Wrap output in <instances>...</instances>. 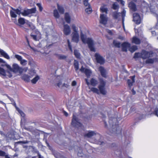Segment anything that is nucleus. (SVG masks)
Instances as JSON below:
<instances>
[{
  "mask_svg": "<svg viewBox=\"0 0 158 158\" xmlns=\"http://www.w3.org/2000/svg\"><path fill=\"white\" fill-rule=\"evenodd\" d=\"M109 122L110 125L112 127V131L114 132L117 133L119 129L117 119L116 118L111 117L109 119Z\"/></svg>",
  "mask_w": 158,
  "mask_h": 158,
  "instance_id": "nucleus-2",
  "label": "nucleus"
},
{
  "mask_svg": "<svg viewBox=\"0 0 158 158\" xmlns=\"http://www.w3.org/2000/svg\"><path fill=\"white\" fill-rule=\"evenodd\" d=\"M54 15L56 18H58L60 17L58 11L56 10H54Z\"/></svg>",
  "mask_w": 158,
  "mask_h": 158,
  "instance_id": "nucleus-41",
  "label": "nucleus"
},
{
  "mask_svg": "<svg viewBox=\"0 0 158 158\" xmlns=\"http://www.w3.org/2000/svg\"><path fill=\"white\" fill-rule=\"evenodd\" d=\"M58 58L60 60H64L67 58V56L64 55L56 54Z\"/></svg>",
  "mask_w": 158,
  "mask_h": 158,
  "instance_id": "nucleus-37",
  "label": "nucleus"
},
{
  "mask_svg": "<svg viewBox=\"0 0 158 158\" xmlns=\"http://www.w3.org/2000/svg\"><path fill=\"white\" fill-rule=\"evenodd\" d=\"M72 125L74 127H79L82 126V124L80 122V120L74 114L73 116Z\"/></svg>",
  "mask_w": 158,
  "mask_h": 158,
  "instance_id": "nucleus-5",
  "label": "nucleus"
},
{
  "mask_svg": "<svg viewBox=\"0 0 158 158\" xmlns=\"http://www.w3.org/2000/svg\"><path fill=\"white\" fill-rule=\"evenodd\" d=\"M81 38L83 43H86L88 44L89 48L91 51L94 52L95 51V50L94 46L93 41L91 39L88 38L86 39V35L83 34L82 31L81 32Z\"/></svg>",
  "mask_w": 158,
  "mask_h": 158,
  "instance_id": "nucleus-1",
  "label": "nucleus"
},
{
  "mask_svg": "<svg viewBox=\"0 0 158 158\" xmlns=\"http://www.w3.org/2000/svg\"><path fill=\"white\" fill-rule=\"evenodd\" d=\"M10 101L11 102V103L10 104H11L12 105H13L15 108L16 110L18 111L19 113L20 114L21 116L22 117H24L25 116V114L21 110H20L18 107H17L16 106V103L15 102L14 100L13 99L10 98Z\"/></svg>",
  "mask_w": 158,
  "mask_h": 158,
  "instance_id": "nucleus-11",
  "label": "nucleus"
},
{
  "mask_svg": "<svg viewBox=\"0 0 158 158\" xmlns=\"http://www.w3.org/2000/svg\"><path fill=\"white\" fill-rule=\"evenodd\" d=\"M0 54L1 56H3L7 59H9L10 58L9 56L2 49H0Z\"/></svg>",
  "mask_w": 158,
  "mask_h": 158,
  "instance_id": "nucleus-20",
  "label": "nucleus"
},
{
  "mask_svg": "<svg viewBox=\"0 0 158 158\" xmlns=\"http://www.w3.org/2000/svg\"><path fill=\"white\" fill-rule=\"evenodd\" d=\"M72 28L74 31L73 33H78L77 30L76 28V27L75 24H73L72 25Z\"/></svg>",
  "mask_w": 158,
  "mask_h": 158,
  "instance_id": "nucleus-48",
  "label": "nucleus"
},
{
  "mask_svg": "<svg viewBox=\"0 0 158 158\" xmlns=\"http://www.w3.org/2000/svg\"><path fill=\"white\" fill-rule=\"evenodd\" d=\"M133 21L136 24H139L141 22V19L139 15L137 13L133 14Z\"/></svg>",
  "mask_w": 158,
  "mask_h": 158,
  "instance_id": "nucleus-9",
  "label": "nucleus"
},
{
  "mask_svg": "<svg viewBox=\"0 0 158 158\" xmlns=\"http://www.w3.org/2000/svg\"><path fill=\"white\" fill-rule=\"evenodd\" d=\"M0 66L4 67L6 66L9 69H10V65H7L6 63L2 59L0 58Z\"/></svg>",
  "mask_w": 158,
  "mask_h": 158,
  "instance_id": "nucleus-22",
  "label": "nucleus"
},
{
  "mask_svg": "<svg viewBox=\"0 0 158 158\" xmlns=\"http://www.w3.org/2000/svg\"><path fill=\"white\" fill-rule=\"evenodd\" d=\"M27 25H28L29 27L32 30L35 29V26L30 23L28 22L27 23Z\"/></svg>",
  "mask_w": 158,
  "mask_h": 158,
  "instance_id": "nucleus-43",
  "label": "nucleus"
},
{
  "mask_svg": "<svg viewBox=\"0 0 158 158\" xmlns=\"http://www.w3.org/2000/svg\"><path fill=\"white\" fill-rule=\"evenodd\" d=\"M64 29L63 32L64 34L66 35H69L71 33V29L69 26L67 24L64 25Z\"/></svg>",
  "mask_w": 158,
  "mask_h": 158,
  "instance_id": "nucleus-10",
  "label": "nucleus"
},
{
  "mask_svg": "<svg viewBox=\"0 0 158 158\" xmlns=\"http://www.w3.org/2000/svg\"><path fill=\"white\" fill-rule=\"evenodd\" d=\"M6 153L5 152L0 150V156H5L6 158H10L9 157H7V156H5Z\"/></svg>",
  "mask_w": 158,
  "mask_h": 158,
  "instance_id": "nucleus-42",
  "label": "nucleus"
},
{
  "mask_svg": "<svg viewBox=\"0 0 158 158\" xmlns=\"http://www.w3.org/2000/svg\"><path fill=\"white\" fill-rule=\"evenodd\" d=\"M23 128L25 129L30 131H31L32 130V127L31 126H30L28 127H24Z\"/></svg>",
  "mask_w": 158,
  "mask_h": 158,
  "instance_id": "nucleus-50",
  "label": "nucleus"
},
{
  "mask_svg": "<svg viewBox=\"0 0 158 158\" xmlns=\"http://www.w3.org/2000/svg\"><path fill=\"white\" fill-rule=\"evenodd\" d=\"M39 79V77L37 76L31 80V82L32 83L35 84Z\"/></svg>",
  "mask_w": 158,
  "mask_h": 158,
  "instance_id": "nucleus-38",
  "label": "nucleus"
},
{
  "mask_svg": "<svg viewBox=\"0 0 158 158\" xmlns=\"http://www.w3.org/2000/svg\"><path fill=\"white\" fill-rule=\"evenodd\" d=\"M36 5L39 7V10L40 11H41L43 10V8L41 4L40 3H38L36 4Z\"/></svg>",
  "mask_w": 158,
  "mask_h": 158,
  "instance_id": "nucleus-51",
  "label": "nucleus"
},
{
  "mask_svg": "<svg viewBox=\"0 0 158 158\" xmlns=\"http://www.w3.org/2000/svg\"><path fill=\"white\" fill-rule=\"evenodd\" d=\"M30 78H31L30 76L27 74H24L21 77V79L26 82H30Z\"/></svg>",
  "mask_w": 158,
  "mask_h": 158,
  "instance_id": "nucleus-18",
  "label": "nucleus"
},
{
  "mask_svg": "<svg viewBox=\"0 0 158 158\" xmlns=\"http://www.w3.org/2000/svg\"><path fill=\"white\" fill-rule=\"evenodd\" d=\"M84 5L85 6H88L89 7L90 6V4L88 2V0H83Z\"/></svg>",
  "mask_w": 158,
  "mask_h": 158,
  "instance_id": "nucleus-44",
  "label": "nucleus"
},
{
  "mask_svg": "<svg viewBox=\"0 0 158 158\" xmlns=\"http://www.w3.org/2000/svg\"><path fill=\"white\" fill-rule=\"evenodd\" d=\"M135 109L134 107H131L130 109V111L131 112H134L135 111Z\"/></svg>",
  "mask_w": 158,
  "mask_h": 158,
  "instance_id": "nucleus-59",
  "label": "nucleus"
},
{
  "mask_svg": "<svg viewBox=\"0 0 158 158\" xmlns=\"http://www.w3.org/2000/svg\"><path fill=\"white\" fill-rule=\"evenodd\" d=\"M91 9L90 8V6L89 7L86 8L85 10V11L88 14H89L91 12Z\"/></svg>",
  "mask_w": 158,
  "mask_h": 158,
  "instance_id": "nucleus-53",
  "label": "nucleus"
},
{
  "mask_svg": "<svg viewBox=\"0 0 158 158\" xmlns=\"http://www.w3.org/2000/svg\"><path fill=\"white\" fill-rule=\"evenodd\" d=\"M26 71L27 69L20 67L17 64H13L12 68L10 67V71H12L16 73H19L20 74H21L23 71L26 72Z\"/></svg>",
  "mask_w": 158,
  "mask_h": 158,
  "instance_id": "nucleus-4",
  "label": "nucleus"
},
{
  "mask_svg": "<svg viewBox=\"0 0 158 158\" xmlns=\"http://www.w3.org/2000/svg\"><path fill=\"white\" fill-rule=\"evenodd\" d=\"M154 60V58L148 59L146 60V63L147 64H153Z\"/></svg>",
  "mask_w": 158,
  "mask_h": 158,
  "instance_id": "nucleus-39",
  "label": "nucleus"
},
{
  "mask_svg": "<svg viewBox=\"0 0 158 158\" xmlns=\"http://www.w3.org/2000/svg\"><path fill=\"white\" fill-rule=\"evenodd\" d=\"M135 75L131 77V81H133V82H135Z\"/></svg>",
  "mask_w": 158,
  "mask_h": 158,
  "instance_id": "nucleus-63",
  "label": "nucleus"
},
{
  "mask_svg": "<svg viewBox=\"0 0 158 158\" xmlns=\"http://www.w3.org/2000/svg\"><path fill=\"white\" fill-rule=\"evenodd\" d=\"M113 43L114 46L116 48H119L120 47L121 43L117 42V41L114 40Z\"/></svg>",
  "mask_w": 158,
  "mask_h": 158,
  "instance_id": "nucleus-31",
  "label": "nucleus"
},
{
  "mask_svg": "<svg viewBox=\"0 0 158 158\" xmlns=\"http://www.w3.org/2000/svg\"><path fill=\"white\" fill-rule=\"evenodd\" d=\"M57 9L60 13L63 14L64 13V9L63 7L62 6H59L58 5L57 6Z\"/></svg>",
  "mask_w": 158,
  "mask_h": 158,
  "instance_id": "nucleus-32",
  "label": "nucleus"
},
{
  "mask_svg": "<svg viewBox=\"0 0 158 158\" xmlns=\"http://www.w3.org/2000/svg\"><path fill=\"white\" fill-rule=\"evenodd\" d=\"M96 60L97 63L101 64H103L105 63V60L102 56H101L99 54L96 53L95 55Z\"/></svg>",
  "mask_w": 158,
  "mask_h": 158,
  "instance_id": "nucleus-6",
  "label": "nucleus"
},
{
  "mask_svg": "<svg viewBox=\"0 0 158 158\" xmlns=\"http://www.w3.org/2000/svg\"><path fill=\"white\" fill-rule=\"evenodd\" d=\"M64 19L66 22L68 23H70V17L68 13H66L65 14Z\"/></svg>",
  "mask_w": 158,
  "mask_h": 158,
  "instance_id": "nucleus-23",
  "label": "nucleus"
},
{
  "mask_svg": "<svg viewBox=\"0 0 158 158\" xmlns=\"http://www.w3.org/2000/svg\"><path fill=\"white\" fill-rule=\"evenodd\" d=\"M121 46L122 51L127 52V48H130L131 44L128 43L124 42L122 44Z\"/></svg>",
  "mask_w": 158,
  "mask_h": 158,
  "instance_id": "nucleus-14",
  "label": "nucleus"
},
{
  "mask_svg": "<svg viewBox=\"0 0 158 158\" xmlns=\"http://www.w3.org/2000/svg\"><path fill=\"white\" fill-rule=\"evenodd\" d=\"M100 84L98 86V88L99 89V90L100 91V93L103 95H106L107 93V92L106 90L105 87L106 82L104 81L103 79L102 78L100 79Z\"/></svg>",
  "mask_w": 158,
  "mask_h": 158,
  "instance_id": "nucleus-3",
  "label": "nucleus"
},
{
  "mask_svg": "<svg viewBox=\"0 0 158 158\" xmlns=\"http://www.w3.org/2000/svg\"><path fill=\"white\" fill-rule=\"evenodd\" d=\"M36 9L35 8H33L30 9L24 10L21 13V14L23 16H27L30 14L34 13L35 12Z\"/></svg>",
  "mask_w": 158,
  "mask_h": 158,
  "instance_id": "nucleus-8",
  "label": "nucleus"
},
{
  "mask_svg": "<svg viewBox=\"0 0 158 158\" xmlns=\"http://www.w3.org/2000/svg\"><path fill=\"white\" fill-rule=\"evenodd\" d=\"M52 153L56 158H60L61 156L59 153L56 151H53Z\"/></svg>",
  "mask_w": 158,
  "mask_h": 158,
  "instance_id": "nucleus-29",
  "label": "nucleus"
},
{
  "mask_svg": "<svg viewBox=\"0 0 158 158\" xmlns=\"http://www.w3.org/2000/svg\"><path fill=\"white\" fill-rule=\"evenodd\" d=\"M85 69L84 68L83 66H82V67L80 69V71H81L82 72H84L85 71Z\"/></svg>",
  "mask_w": 158,
  "mask_h": 158,
  "instance_id": "nucleus-61",
  "label": "nucleus"
},
{
  "mask_svg": "<svg viewBox=\"0 0 158 158\" xmlns=\"http://www.w3.org/2000/svg\"><path fill=\"white\" fill-rule=\"evenodd\" d=\"M31 148L33 149V151L35 153H37L38 152L36 148L34 146H31Z\"/></svg>",
  "mask_w": 158,
  "mask_h": 158,
  "instance_id": "nucleus-55",
  "label": "nucleus"
},
{
  "mask_svg": "<svg viewBox=\"0 0 158 158\" xmlns=\"http://www.w3.org/2000/svg\"><path fill=\"white\" fill-rule=\"evenodd\" d=\"M119 8V6L116 4L115 3H114L112 5V8L114 10H117Z\"/></svg>",
  "mask_w": 158,
  "mask_h": 158,
  "instance_id": "nucleus-46",
  "label": "nucleus"
},
{
  "mask_svg": "<svg viewBox=\"0 0 158 158\" xmlns=\"http://www.w3.org/2000/svg\"><path fill=\"white\" fill-rule=\"evenodd\" d=\"M153 114H155L158 117V109H155L153 112Z\"/></svg>",
  "mask_w": 158,
  "mask_h": 158,
  "instance_id": "nucleus-56",
  "label": "nucleus"
},
{
  "mask_svg": "<svg viewBox=\"0 0 158 158\" xmlns=\"http://www.w3.org/2000/svg\"><path fill=\"white\" fill-rule=\"evenodd\" d=\"M15 13H17L18 14L20 15V14H21V12L20 10H19L18 9H17L15 10Z\"/></svg>",
  "mask_w": 158,
  "mask_h": 158,
  "instance_id": "nucleus-58",
  "label": "nucleus"
},
{
  "mask_svg": "<svg viewBox=\"0 0 158 158\" xmlns=\"http://www.w3.org/2000/svg\"><path fill=\"white\" fill-rule=\"evenodd\" d=\"M100 23L102 24L105 25L107 23V18L106 15L104 14H101L100 16Z\"/></svg>",
  "mask_w": 158,
  "mask_h": 158,
  "instance_id": "nucleus-13",
  "label": "nucleus"
},
{
  "mask_svg": "<svg viewBox=\"0 0 158 158\" xmlns=\"http://www.w3.org/2000/svg\"><path fill=\"white\" fill-rule=\"evenodd\" d=\"M96 134L95 131H89L85 134L84 136L88 138H91L95 135Z\"/></svg>",
  "mask_w": 158,
  "mask_h": 158,
  "instance_id": "nucleus-16",
  "label": "nucleus"
},
{
  "mask_svg": "<svg viewBox=\"0 0 158 158\" xmlns=\"http://www.w3.org/2000/svg\"><path fill=\"white\" fill-rule=\"evenodd\" d=\"M74 55L78 59L80 58V54L78 50L77 49L74 50Z\"/></svg>",
  "mask_w": 158,
  "mask_h": 158,
  "instance_id": "nucleus-30",
  "label": "nucleus"
},
{
  "mask_svg": "<svg viewBox=\"0 0 158 158\" xmlns=\"http://www.w3.org/2000/svg\"><path fill=\"white\" fill-rule=\"evenodd\" d=\"M142 58L141 52H137L135 53L134 56L133 57L134 58Z\"/></svg>",
  "mask_w": 158,
  "mask_h": 158,
  "instance_id": "nucleus-33",
  "label": "nucleus"
},
{
  "mask_svg": "<svg viewBox=\"0 0 158 158\" xmlns=\"http://www.w3.org/2000/svg\"><path fill=\"white\" fill-rule=\"evenodd\" d=\"M31 36L33 38V39L34 40H35V41H36L37 40L36 35H32L31 33Z\"/></svg>",
  "mask_w": 158,
  "mask_h": 158,
  "instance_id": "nucleus-54",
  "label": "nucleus"
},
{
  "mask_svg": "<svg viewBox=\"0 0 158 158\" xmlns=\"http://www.w3.org/2000/svg\"><path fill=\"white\" fill-rule=\"evenodd\" d=\"M118 2H120L122 5H124L125 2L123 0H116Z\"/></svg>",
  "mask_w": 158,
  "mask_h": 158,
  "instance_id": "nucleus-57",
  "label": "nucleus"
},
{
  "mask_svg": "<svg viewBox=\"0 0 158 158\" xmlns=\"http://www.w3.org/2000/svg\"><path fill=\"white\" fill-rule=\"evenodd\" d=\"M13 20L14 23L20 26L23 25L25 23L27 24L28 22V21L26 20L24 18L21 17L18 19V22L15 19Z\"/></svg>",
  "mask_w": 158,
  "mask_h": 158,
  "instance_id": "nucleus-7",
  "label": "nucleus"
},
{
  "mask_svg": "<svg viewBox=\"0 0 158 158\" xmlns=\"http://www.w3.org/2000/svg\"><path fill=\"white\" fill-rule=\"evenodd\" d=\"M128 7H129L130 10L132 11L135 12L137 10L136 4L132 1L131 2L129 3Z\"/></svg>",
  "mask_w": 158,
  "mask_h": 158,
  "instance_id": "nucleus-15",
  "label": "nucleus"
},
{
  "mask_svg": "<svg viewBox=\"0 0 158 158\" xmlns=\"http://www.w3.org/2000/svg\"><path fill=\"white\" fill-rule=\"evenodd\" d=\"M6 73L10 74V72L9 71H6L3 68L0 67V75L5 77L6 75Z\"/></svg>",
  "mask_w": 158,
  "mask_h": 158,
  "instance_id": "nucleus-21",
  "label": "nucleus"
},
{
  "mask_svg": "<svg viewBox=\"0 0 158 158\" xmlns=\"http://www.w3.org/2000/svg\"><path fill=\"white\" fill-rule=\"evenodd\" d=\"M98 81L93 78L90 80V84L93 86H96L98 84Z\"/></svg>",
  "mask_w": 158,
  "mask_h": 158,
  "instance_id": "nucleus-26",
  "label": "nucleus"
},
{
  "mask_svg": "<svg viewBox=\"0 0 158 158\" xmlns=\"http://www.w3.org/2000/svg\"><path fill=\"white\" fill-rule=\"evenodd\" d=\"M141 54L142 58L143 59H145L149 57H152L150 55H152V53H150L149 52L143 50L141 52Z\"/></svg>",
  "mask_w": 158,
  "mask_h": 158,
  "instance_id": "nucleus-12",
  "label": "nucleus"
},
{
  "mask_svg": "<svg viewBox=\"0 0 158 158\" xmlns=\"http://www.w3.org/2000/svg\"><path fill=\"white\" fill-rule=\"evenodd\" d=\"M20 62L21 64L23 65H25L27 64V61L22 59L20 61Z\"/></svg>",
  "mask_w": 158,
  "mask_h": 158,
  "instance_id": "nucleus-47",
  "label": "nucleus"
},
{
  "mask_svg": "<svg viewBox=\"0 0 158 158\" xmlns=\"http://www.w3.org/2000/svg\"><path fill=\"white\" fill-rule=\"evenodd\" d=\"M132 42L133 43L137 44H139L140 43V40L135 37H133Z\"/></svg>",
  "mask_w": 158,
  "mask_h": 158,
  "instance_id": "nucleus-27",
  "label": "nucleus"
},
{
  "mask_svg": "<svg viewBox=\"0 0 158 158\" xmlns=\"http://www.w3.org/2000/svg\"><path fill=\"white\" fill-rule=\"evenodd\" d=\"M99 70L100 71L102 77H106V70L103 67L100 66L99 68Z\"/></svg>",
  "mask_w": 158,
  "mask_h": 158,
  "instance_id": "nucleus-19",
  "label": "nucleus"
},
{
  "mask_svg": "<svg viewBox=\"0 0 158 158\" xmlns=\"http://www.w3.org/2000/svg\"><path fill=\"white\" fill-rule=\"evenodd\" d=\"M74 65L75 69L77 71L79 69V63L78 61L76 60H74Z\"/></svg>",
  "mask_w": 158,
  "mask_h": 158,
  "instance_id": "nucleus-34",
  "label": "nucleus"
},
{
  "mask_svg": "<svg viewBox=\"0 0 158 158\" xmlns=\"http://www.w3.org/2000/svg\"><path fill=\"white\" fill-rule=\"evenodd\" d=\"M91 91L93 92L94 93H96L98 94H99V90L93 87L91 89Z\"/></svg>",
  "mask_w": 158,
  "mask_h": 158,
  "instance_id": "nucleus-40",
  "label": "nucleus"
},
{
  "mask_svg": "<svg viewBox=\"0 0 158 158\" xmlns=\"http://www.w3.org/2000/svg\"><path fill=\"white\" fill-rule=\"evenodd\" d=\"M126 13V11L124 10L122 12V23H123V27H124V18L125 16V14Z\"/></svg>",
  "mask_w": 158,
  "mask_h": 158,
  "instance_id": "nucleus-36",
  "label": "nucleus"
},
{
  "mask_svg": "<svg viewBox=\"0 0 158 158\" xmlns=\"http://www.w3.org/2000/svg\"><path fill=\"white\" fill-rule=\"evenodd\" d=\"M127 82L128 86L130 87L133 85V84L134 82H133L131 80L128 79L127 81Z\"/></svg>",
  "mask_w": 158,
  "mask_h": 158,
  "instance_id": "nucleus-45",
  "label": "nucleus"
},
{
  "mask_svg": "<svg viewBox=\"0 0 158 158\" xmlns=\"http://www.w3.org/2000/svg\"><path fill=\"white\" fill-rule=\"evenodd\" d=\"M83 154L82 152H78L77 153V156L79 157H82L83 155Z\"/></svg>",
  "mask_w": 158,
  "mask_h": 158,
  "instance_id": "nucleus-62",
  "label": "nucleus"
},
{
  "mask_svg": "<svg viewBox=\"0 0 158 158\" xmlns=\"http://www.w3.org/2000/svg\"><path fill=\"white\" fill-rule=\"evenodd\" d=\"M84 73L88 78L90 77L92 73L91 70L88 69H85Z\"/></svg>",
  "mask_w": 158,
  "mask_h": 158,
  "instance_id": "nucleus-25",
  "label": "nucleus"
},
{
  "mask_svg": "<svg viewBox=\"0 0 158 158\" xmlns=\"http://www.w3.org/2000/svg\"><path fill=\"white\" fill-rule=\"evenodd\" d=\"M15 56L19 61H20L22 59V57L18 55H15Z\"/></svg>",
  "mask_w": 158,
  "mask_h": 158,
  "instance_id": "nucleus-49",
  "label": "nucleus"
},
{
  "mask_svg": "<svg viewBox=\"0 0 158 158\" xmlns=\"http://www.w3.org/2000/svg\"><path fill=\"white\" fill-rule=\"evenodd\" d=\"M69 86V85L68 84H66L65 83H64L62 85V87H65L66 88L68 87Z\"/></svg>",
  "mask_w": 158,
  "mask_h": 158,
  "instance_id": "nucleus-64",
  "label": "nucleus"
},
{
  "mask_svg": "<svg viewBox=\"0 0 158 158\" xmlns=\"http://www.w3.org/2000/svg\"><path fill=\"white\" fill-rule=\"evenodd\" d=\"M138 48L136 46L134 45L132 46L130 48L129 50L131 52H133L135 51Z\"/></svg>",
  "mask_w": 158,
  "mask_h": 158,
  "instance_id": "nucleus-35",
  "label": "nucleus"
},
{
  "mask_svg": "<svg viewBox=\"0 0 158 158\" xmlns=\"http://www.w3.org/2000/svg\"><path fill=\"white\" fill-rule=\"evenodd\" d=\"M106 6V5H104L103 6H102L100 8V10L103 13L105 12L106 14H107L108 9Z\"/></svg>",
  "mask_w": 158,
  "mask_h": 158,
  "instance_id": "nucleus-24",
  "label": "nucleus"
},
{
  "mask_svg": "<svg viewBox=\"0 0 158 158\" xmlns=\"http://www.w3.org/2000/svg\"><path fill=\"white\" fill-rule=\"evenodd\" d=\"M113 17L114 19H117L118 17L120 16L119 13H118L117 11L113 12L112 13Z\"/></svg>",
  "mask_w": 158,
  "mask_h": 158,
  "instance_id": "nucleus-28",
  "label": "nucleus"
},
{
  "mask_svg": "<svg viewBox=\"0 0 158 158\" xmlns=\"http://www.w3.org/2000/svg\"><path fill=\"white\" fill-rule=\"evenodd\" d=\"M72 40L76 43H78L79 41V35L78 33H73Z\"/></svg>",
  "mask_w": 158,
  "mask_h": 158,
  "instance_id": "nucleus-17",
  "label": "nucleus"
},
{
  "mask_svg": "<svg viewBox=\"0 0 158 158\" xmlns=\"http://www.w3.org/2000/svg\"><path fill=\"white\" fill-rule=\"evenodd\" d=\"M19 142H20V143L26 144L29 143V141H19Z\"/></svg>",
  "mask_w": 158,
  "mask_h": 158,
  "instance_id": "nucleus-60",
  "label": "nucleus"
},
{
  "mask_svg": "<svg viewBox=\"0 0 158 158\" xmlns=\"http://www.w3.org/2000/svg\"><path fill=\"white\" fill-rule=\"evenodd\" d=\"M10 16L12 18H16L17 16V15L15 13L11 11H10Z\"/></svg>",
  "mask_w": 158,
  "mask_h": 158,
  "instance_id": "nucleus-52",
  "label": "nucleus"
}]
</instances>
